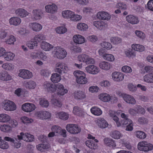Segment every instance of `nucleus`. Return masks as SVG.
Instances as JSON below:
<instances>
[{"label": "nucleus", "instance_id": "f257e3e1", "mask_svg": "<svg viewBox=\"0 0 153 153\" xmlns=\"http://www.w3.org/2000/svg\"><path fill=\"white\" fill-rule=\"evenodd\" d=\"M73 74L76 78V82L78 83L84 84L87 82L86 75L83 71L77 70L74 71Z\"/></svg>", "mask_w": 153, "mask_h": 153}, {"label": "nucleus", "instance_id": "f03ea898", "mask_svg": "<svg viewBox=\"0 0 153 153\" xmlns=\"http://www.w3.org/2000/svg\"><path fill=\"white\" fill-rule=\"evenodd\" d=\"M137 148L140 151L147 152L153 149V146L147 142L143 141L138 143Z\"/></svg>", "mask_w": 153, "mask_h": 153}, {"label": "nucleus", "instance_id": "7ed1b4c3", "mask_svg": "<svg viewBox=\"0 0 153 153\" xmlns=\"http://www.w3.org/2000/svg\"><path fill=\"white\" fill-rule=\"evenodd\" d=\"M17 137L18 140H22L27 142H31L34 140V136L27 132H21L19 135H17Z\"/></svg>", "mask_w": 153, "mask_h": 153}, {"label": "nucleus", "instance_id": "20e7f679", "mask_svg": "<svg viewBox=\"0 0 153 153\" xmlns=\"http://www.w3.org/2000/svg\"><path fill=\"white\" fill-rule=\"evenodd\" d=\"M55 52L54 55L59 59H62L64 58L67 55V52L65 50L61 47H55L54 48Z\"/></svg>", "mask_w": 153, "mask_h": 153}, {"label": "nucleus", "instance_id": "39448f33", "mask_svg": "<svg viewBox=\"0 0 153 153\" xmlns=\"http://www.w3.org/2000/svg\"><path fill=\"white\" fill-rule=\"evenodd\" d=\"M67 130L70 133L77 134L80 131V129L76 125L70 124H67L66 126Z\"/></svg>", "mask_w": 153, "mask_h": 153}, {"label": "nucleus", "instance_id": "423d86ee", "mask_svg": "<svg viewBox=\"0 0 153 153\" xmlns=\"http://www.w3.org/2000/svg\"><path fill=\"white\" fill-rule=\"evenodd\" d=\"M18 76L25 79H29L33 76L32 72L27 70L21 69L19 70V73Z\"/></svg>", "mask_w": 153, "mask_h": 153}, {"label": "nucleus", "instance_id": "0eeeda50", "mask_svg": "<svg viewBox=\"0 0 153 153\" xmlns=\"http://www.w3.org/2000/svg\"><path fill=\"white\" fill-rule=\"evenodd\" d=\"M68 70V68L66 65L62 62H58L56 65L55 71L60 74L62 72H65V71Z\"/></svg>", "mask_w": 153, "mask_h": 153}, {"label": "nucleus", "instance_id": "6e6552de", "mask_svg": "<svg viewBox=\"0 0 153 153\" xmlns=\"http://www.w3.org/2000/svg\"><path fill=\"white\" fill-rule=\"evenodd\" d=\"M3 108L7 111H13L16 109V107L14 103L8 100L4 103Z\"/></svg>", "mask_w": 153, "mask_h": 153}, {"label": "nucleus", "instance_id": "1a4fd4ad", "mask_svg": "<svg viewBox=\"0 0 153 153\" xmlns=\"http://www.w3.org/2000/svg\"><path fill=\"white\" fill-rule=\"evenodd\" d=\"M111 76L113 80L115 81L120 82L124 79V74L121 72L115 71L112 73Z\"/></svg>", "mask_w": 153, "mask_h": 153}, {"label": "nucleus", "instance_id": "9d476101", "mask_svg": "<svg viewBox=\"0 0 153 153\" xmlns=\"http://www.w3.org/2000/svg\"><path fill=\"white\" fill-rule=\"evenodd\" d=\"M43 12L41 9H36L32 10V17L33 19L37 20H39L42 19Z\"/></svg>", "mask_w": 153, "mask_h": 153}, {"label": "nucleus", "instance_id": "9b49d317", "mask_svg": "<svg viewBox=\"0 0 153 153\" xmlns=\"http://www.w3.org/2000/svg\"><path fill=\"white\" fill-rule=\"evenodd\" d=\"M93 25L100 30H104L107 27V25L104 22L99 20L94 21Z\"/></svg>", "mask_w": 153, "mask_h": 153}, {"label": "nucleus", "instance_id": "f8f14e48", "mask_svg": "<svg viewBox=\"0 0 153 153\" xmlns=\"http://www.w3.org/2000/svg\"><path fill=\"white\" fill-rule=\"evenodd\" d=\"M85 70L88 73L93 75L97 74L100 71L99 68L93 65L87 66L85 68Z\"/></svg>", "mask_w": 153, "mask_h": 153}, {"label": "nucleus", "instance_id": "ddd939ff", "mask_svg": "<svg viewBox=\"0 0 153 153\" xmlns=\"http://www.w3.org/2000/svg\"><path fill=\"white\" fill-rule=\"evenodd\" d=\"M22 110L26 112H30L34 110L35 106L33 103H26L23 104L22 107Z\"/></svg>", "mask_w": 153, "mask_h": 153}, {"label": "nucleus", "instance_id": "4468645a", "mask_svg": "<svg viewBox=\"0 0 153 153\" xmlns=\"http://www.w3.org/2000/svg\"><path fill=\"white\" fill-rule=\"evenodd\" d=\"M29 26L31 30L36 32L40 31L42 28V25L37 22L30 23L29 24Z\"/></svg>", "mask_w": 153, "mask_h": 153}, {"label": "nucleus", "instance_id": "2eb2a0df", "mask_svg": "<svg viewBox=\"0 0 153 153\" xmlns=\"http://www.w3.org/2000/svg\"><path fill=\"white\" fill-rule=\"evenodd\" d=\"M96 16L98 19L103 20H108L111 18L109 14L105 11L98 12Z\"/></svg>", "mask_w": 153, "mask_h": 153}, {"label": "nucleus", "instance_id": "dca6fc26", "mask_svg": "<svg viewBox=\"0 0 153 153\" xmlns=\"http://www.w3.org/2000/svg\"><path fill=\"white\" fill-rule=\"evenodd\" d=\"M123 100L127 103L131 104H135L136 100L134 97L131 95L125 94L122 95Z\"/></svg>", "mask_w": 153, "mask_h": 153}, {"label": "nucleus", "instance_id": "f3484780", "mask_svg": "<svg viewBox=\"0 0 153 153\" xmlns=\"http://www.w3.org/2000/svg\"><path fill=\"white\" fill-rule=\"evenodd\" d=\"M43 87L45 89L48 91L54 92L56 91V86L54 84L48 82H44Z\"/></svg>", "mask_w": 153, "mask_h": 153}, {"label": "nucleus", "instance_id": "a211bd4d", "mask_svg": "<svg viewBox=\"0 0 153 153\" xmlns=\"http://www.w3.org/2000/svg\"><path fill=\"white\" fill-rule=\"evenodd\" d=\"M74 98L77 100H82L86 97V94L84 92L80 90L75 91L73 94Z\"/></svg>", "mask_w": 153, "mask_h": 153}, {"label": "nucleus", "instance_id": "6ab92c4d", "mask_svg": "<svg viewBox=\"0 0 153 153\" xmlns=\"http://www.w3.org/2000/svg\"><path fill=\"white\" fill-rule=\"evenodd\" d=\"M9 22L11 25L17 26L20 24L21 20V19L18 17H13L9 19Z\"/></svg>", "mask_w": 153, "mask_h": 153}, {"label": "nucleus", "instance_id": "aec40b11", "mask_svg": "<svg viewBox=\"0 0 153 153\" xmlns=\"http://www.w3.org/2000/svg\"><path fill=\"white\" fill-rule=\"evenodd\" d=\"M73 39L75 43L78 44H82L85 42V39L80 35H76L74 36Z\"/></svg>", "mask_w": 153, "mask_h": 153}, {"label": "nucleus", "instance_id": "412c9836", "mask_svg": "<svg viewBox=\"0 0 153 153\" xmlns=\"http://www.w3.org/2000/svg\"><path fill=\"white\" fill-rule=\"evenodd\" d=\"M126 21L129 23L134 25L137 24L139 22L138 18L133 15L127 16L126 17Z\"/></svg>", "mask_w": 153, "mask_h": 153}, {"label": "nucleus", "instance_id": "4be33fe9", "mask_svg": "<svg viewBox=\"0 0 153 153\" xmlns=\"http://www.w3.org/2000/svg\"><path fill=\"white\" fill-rule=\"evenodd\" d=\"M96 123L100 128H105L108 126V123L103 118H99L97 120Z\"/></svg>", "mask_w": 153, "mask_h": 153}, {"label": "nucleus", "instance_id": "5701e85b", "mask_svg": "<svg viewBox=\"0 0 153 153\" xmlns=\"http://www.w3.org/2000/svg\"><path fill=\"white\" fill-rule=\"evenodd\" d=\"M45 8L47 12L51 13L56 12L57 10V6L54 4L47 5L45 6Z\"/></svg>", "mask_w": 153, "mask_h": 153}, {"label": "nucleus", "instance_id": "b1692460", "mask_svg": "<svg viewBox=\"0 0 153 153\" xmlns=\"http://www.w3.org/2000/svg\"><path fill=\"white\" fill-rule=\"evenodd\" d=\"M99 66L100 68L105 71L109 70L112 67L110 63L105 61L101 62L99 63Z\"/></svg>", "mask_w": 153, "mask_h": 153}, {"label": "nucleus", "instance_id": "393cba45", "mask_svg": "<svg viewBox=\"0 0 153 153\" xmlns=\"http://www.w3.org/2000/svg\"><path fill=\"white\" fill-rule=\"evenodd\" d=\"M56 90V88L59 89L58 93L59 94L63 95L68 92V90L67 89H65L63 85L61 83H58L55 85Z\"/></svg>", "mask_w": 153, "mask_h": 153}, {"label": "nucleus", "instance_id": "a878e982", "mask_svg": "<svg viewBox=\"0 0 153 153\" xmlns=\"http://www.w3.org/2000/svg\"><path fill=\"white\" fill-rule=\"evenodd\" d=\"M15 13L16 15L21 17H24L27 16L29 13L25 9L19 8L15 10Z\"/></svg>", "mask_w": 153, "mask_h": 153}, {"label": "nucleus", "instance_id": "bb28decb", "mask_svg": "<svg viewBox=\"0 0 153 153\" xmlns=\"http://www.w3.org/2000/svg\"><path fill=\"white\" fill-rule=\"evenodd\" d=\"M99 98L104 102H108L111 99V97L109 94L106 93H102L98 96Z\"/></svg>", "mask_w": 153, "mask_h": 153}, {"label": "nucleus", "instance_id": "cd10ccee", "mask_svg": "<svg viewBox=\"0 0 153 153\" xmlns=\"http://www.w3.org/2000/svg\"><path fill=\"white\" fill-rule=\"evenodd\" d=\"M108 114L110 117H112L118 127L121 126L120 123L119 121L118 118L116 116L115 112L113 111L110 110L109 111Z\"/></svg>", "mask_w": 153, "mask_h": 153}, {"label": "nucleus", "instance_id": "c85d7f7f", "mask_svg": "<svg viewBox=\"0 0 153 153\" xmlns=\"http://www.w3.org/2000/svg\"><path fill=\"white\" fill-rule=\"evenodd\" d=\"M41 48L45 51H50L53 48V45L45 42H42L41 44Z\"/></svg>", "mask_w": 153, "mask_h": 153}, {"label": "nucleus", "instance_id": "c756f323", "mask_svg": "<svg viewBox=\"0 0 153 153\" xmlns=\"http://www.w3.org/2000/svg\"><path fill=\"white\" fill-rule=\"evenodd\" d=\"M56 116L57 118L63 120H68L69 117V114L68 113L64 112H56Z\"/></svg>", "mask_w": 153, "mask_h": 153}, {"label": "nucleus", "instance_id": "7c9ffc66", "mask_svg": "<svg viewBox=\"0 0 153 153\" xmlns=\"http://www.w3.org/2000/svg\"><path fill=\"white\" fill-rule=\"evenodd\" d=\"M94 141L89 140L85 142L86 145L89 148L94 149H96L98 148V146L97 144L94 143Z\"/></svg>", "mask_w": 153, "mask_h": 153}, {"label": "nucleus", "instance_id": "2f4dec72", "mask_svg": "<svg viewBox=\"0 0 153 153\" xmlns=\"http://www.w3.org/2000/svg\"><path fill=\"white\" fill-rule=\"evenodd\" d=\"M50 145L48 143L40 144L36 146L37 149L41 152H44L47 149L49 148Z\"/></svg>", "mask_w": 153, "mask_h": 153}, {"label": "nucleus", "instance_id": "473e14b6", "mask_svg": "<svg viewBox=\"0 0 153 153\" xmlns=\"http://www.w3.org/2000/svg\"><path fill=\"white\" fill-rule=\"evenodd\" d=\"M11 79V77L6 71L0 73V79L3 81H7L10 80Z\"/></svg>", "mask_w": 153, "mask_h": 153}, {"label": "nucleus", "instance_id": "72a5a7b5", "mask_svg": "<svg viewBox=\"0 0 153 153\" xmlns=\"http://www.w3.org/2000/svg\"><path fill=\"white\" fill-rule=\"evenodd\" d=\"M131 48L135 51L139 52H142L145 50L144 47L139 44H134L131 45Z\"/></svg>", "mask_w": 153, "mask_h": 153}, {"label": "nucleus", "instance_id": "f704fd0d", "mask_svg": "<svg viewBox=\"0 0 153 153\" xmlns=\"http://www.w3.org/2000/svg\"><path fill=\"white\" fill-rule=\"evenodd\" d=\"M11 119L10 116L6 114H0V122L7 123Z\"/></svg>", "mask_w": 153, "mask_h": 153}, {"label": "nucleus", "instance_id": "c9c22d12", "mask_svg": "<svg viewBox=\"0 0 153 153\" xmlns=\"http://www.w3.org/2000/svg\"><path fill=\"white\" fill-rule=\"evenodd\" d=\"M91 113L96 116H100L102 113V111L101 109L97 107H93L91 109Z\"/></svg>", "mask_w": 153, "mask_h": 153}, {"label": "nucleus", "instance_id": "e433bc0d", "mask_svg": "<svg viewBox=\"0 0 153 153\" xmlns=\"http://www.w3.org/2000/svg\"><path fill=\"white\" fill-rule=\"evenodd\" d=\"M103 140L105 144L107 146L114 147L116 146L114 140L111 139L106 138L104 139Z\"/></svg>", "mask_w": 153, "mask_h": 153}, {"label": "nucleus", "instance_id": "4c0bfd02", "mask_svg": "<svg viewBox=\"0 0 153 153\" xmlns=\"http://www.w3.org/2000/svg\"><path fill=\"white\" fill-rule=\"evenodd\" d=\"M26 88L29 89H34L36 86V83L32 80H30L25 83Z\"/></svg>", "mask_w": 153, "mask_h": 153}, {"label": "nucleus", "instance_id": "58836bf2", "mask_svg": "<svg viewBox=\"0 0 153 153\" xmlns=\"http://www.w3.org/2000/svg\"><path fill=\"white\" fill-rule=\"evenodd\" d=\"M73 112L74 114L79 116H82L84 113L83 110L78 106L74 107Z\"/></svg>", "mask_w": 153, "mask_h": 153}, {"label": "nucleus", "instance_id": "ea45409f", "mask_svg": "<svg viewBox=\"0 0 153 153\" xmlns=\"http://www.w3.org/2000/svg\"><path fill=\"white\" fill-rule=\"evenodd\" d=\"M61 77L60 75L57 73L52 74L51 77V81L54 83H57L61 80Z\"/></svg>", "mask_w": 153, "mask_h": 153}, {"label": "nucleus", "instance_id": "a19ab883", "mask_svg": "<svg viewBox=\"0 0 153 153\" xmlns=\"http://www.w3.org/2000/svg\"><path fill=\"white\" fill-rule=\"evenodd\" d=\"M0 129L3 132L8 133L11 131L12 127L8 125L4 124L0 126Z\"/></svg>", "mask_w": 153, "mask_h": 153}, {"label": "nucleus", "instance_id": "79ce46f5", "mask_svg": "<svg viewBox=\"0 0 153 153\" xmlns=\"http://www.w3.org/2000/svg\"><path fill=\"white\" fill-rule=\"evenodd\" d=\"M45 37L44 35L42 34H38L35 36L33 40L35 41V42H37L38 44V42L45 40Z\"/></svg>", "mask_w": 153, "mask_h": 153}, {"label": "nucleus", "instance_id": "37998d69", "mask_svg": "<svg viewBox=\"0 0 153 153\" xmlns=\"http://www.w3.org/2000/svg\"><path fill=\"white\" fill-rule=\"evenodd\" d=\"M15 55L10 52H7L5 53L3 57L4 59L6 61H9L12 60L14 56Z\"/></svg>", "mask_w": 153, "mask_h": 153}, {"label": "nucleus", "instance_id": "c03bdc74", "mask_svg": "<svg viewBox=\"0 0 153 153\" xmlns=\"http://www.w3.org/2000/svg\"><path fill=\"white\" fill-rule=\"evenodd\" d=\"M110 135L113 138L118 139L122 136V134L119 131L114 130L111 132Z\"/></svg>", "mask_w": 153, "mask_h": 153}, {"label": "nucleus", "instance_id": "a18cd8bd", "mask_svg": "<svg viewBox=\"0 0 153 153\" xmlns=\"http://www.w3.org/2000/svg\"><path fill=\"white\" fill-rule=\"evenodd\" d=\"M74 14V12L69 10H66L62 12V16L65 18L71 19V16Z\"/></svg>", "mask_w": 153, "mask_h": 153}, {"label": "nucleus", "instance_id": "49530a36", "mask_svg": "<svg viewBox=\"0 0 153 153\" xmlns=\"http://www.w3.org/2000/svg\"><path fill=\"white\" fill-rule=\"evenodd\" d=\"M144 81L149 83H153V74H147L143 77Z\"/></svg>", "mask_w": 153, "mask_h": 153}, {"label": "nucleus", "instance_id": "de8ad7c7", "mask_svg": "<svg viewBox=\"0 0 153 153\" xmlns=\"http://www.w3.org/2000/svg\"><path fill=\"white\" fill-rule=\"evenodd\" d=\"M9 146L8 143L2 140L1 137H0V148L3 149H7Z\"/></svg>", "mask_w": 153, "mask_h": 153}, {"label": "nucleus", "instance_id": "09e8293b", "mask_svg": "<svg viewBox=\"0 0 153 153\" xmlns=\"http://www.w3.org/2000/svg\"><path fill=\"white\" fill-rule=\"evenodd\" d=\"M111 42L114 44L117 45L120 43L122 42V39L118 37H111L110 39Z\"/></svg>", "mask_w": 153, "mask_h": 153}, {"label": "nucleus", "instance_id": "8fccbe9b", "mask_svg": "<svg viewBox=\"0 0 153 153\" xmlns=\"http://www.w3.org/2000/svg\"><path fill=\"white\" fill-rule=\"evenodd\" d=\"M116 7L117 8L123 10H126L127 9V6L126 4L123 2H120L117 3Z\"/></svg>", "mask_w": 153, "mask_h": 153}, {"label": "nucleus", "instance_id": "3c124183", "mask_svg": "<svg viewBox=\"0 0 153 153\" xmlns=\"http://www.w3.org/2000/svg\"><path fill=\"white\" fill-rule=\"evenodd\" d=\"M77 28L81 30H86L88 28L87 25L84 23H78L77 26Z\"/></svg>", "mask_w": 153, "mask_h": 153}, {"label": "nucleus", "instance_id": "603ef678", "mask_svg": "<svg viewBox=\"0 0 153 153\" xmlns=\"http://www.w3.org/2000/svg\"><path fill=\"white\" fill-rule=\"evenodd\" d=\"M2 67L4 69L7 70H12L14 68V66L12 64L9 63L3 64Z\"/></svg>", "mask_w": 153, "mask_h": 153}, {"label": "nucleus", "instance_id": "864d4df0", "mask_svg": "<svg viewBox=\"0 0 153 153\" xmlns=\"http://www.w3.org/2000/svg\"><path fill=\"white\" fill-rule=\"evenodd\" d=\"M27 45L30 49H33L34 47L38 46V44L37 42H35V41H30L27 42Z\"/></svg>", "mask_w": 153, "mask_h": 153}, {"label": "nucleus", "instance_id": "5fc2aeb1", "mask_svg": "<svg viewBox=\"0 0 153 153\" xmlns=\"http://www.w3.org/2000/svg\"><path fill=\"white\" fill-rule=\"evenodd\" d=\"M51 103L55 107H60L62 106V104L59 100L53 98L51 99Z\"/></svg>", "mask_w": 153, "mask_h": 153}, {"label": "nucleus", "instance_id": "6e6d98bb", "mask_svg": "<svg viewBox=\"0 0 153 153\" xmlns=\"http://www.w3.org/2000/svg\"><path fill=\"white\" fill-rule=\"evenodd\" d=\"M103 59L108 61L112 62L114 60L115 58L113 55L111 54L106 53Z\"/></svg>", "mask_w": 153, "mask_h": 153}, {"label": "nucleus", "instance_id": "4d7b16f0", "mask_svg": "<svg viewBox=\"0 0 153 153\" xmlns=\"http://www.w3.org/2000/svg\"><path fill=\"white\" fill-rule=\"evenodd\" d=\"M136 137L140 139H144L146 137V134L143 131H138L136 132Z\"/></svg>", "mask_w": 153, "mask_h": 153}, {"label": "nucleus", "instance_id": "13d9d810", "mask_svg": "<svg viewBox=\"0 0 153 153\" xmlns=\"http://www.w3.org/2000/svg\"><path fill=\"white\" fill-rule=\"evenodd\" d=\"M101 46L108 50H110L112 48L111 44L108 42H102L100 44Z\"/></svg>", "mask_w": 153, "mask_h": 153}, {"label": "nucleus", "instance_id": "bf43d9fd", "mask_svg": "<svg viewBox=\"0 0 153 153\" xmlns=\"http://www.w3.org/2000/svg\"><path fill=\"white\" fill-rule=\"evenodd\" d=\"M56 32L59 34H63L65 33L67 30L64 26H60L57 27L56 29Z\"/></svg>", "mask_w": 153, "mask_h": 153}, {"label": "nucleus", "instance_id": "052dcab7", "mask_svg": "<svg viewBox=\"0 0 153 153\" xmlns=\"http://www.w3.org/2000/svg\"><path fill=\"white\" fill-rule=\"evenodd\" d=\"M21 120L22 122L25 124L31 123L33 122V120L32 119L25 116L22 117L21 118Z\"/></svg>", "mask_w": 153, "mask_h": 153}, {"label": "nucleus", "instance_id": "680f3d73", "mask_svg": "<svg viewBox=\"0 0 153 153\" xmlns=\"http://www.w3.org/2000/svg\"><path fill=\"white\" fill-rule=\"evenodd\" d=\"M82 16L77 14H75L74 12V14L71 16V20L73 21H77L81 20Z\"/></svg>", "mask_w": 153, "mask_h": 153}, {"label": "nucleus", "instance_id": "e2e57ef3", "mask_svg": "<svg viewBox=\"0 0 153 153\" xmlns=\"http://www.w3.org/2000/svg\"><path fill=\"white\" fill-rule=\"evenodd\" d=\"M88 56L86 54H82L78 56V59L79 61L85 63Z\"/></svg>", "mask_w": 153, "mask_h": 153}, {"label": "nucleus", "instance_id": "0e129e2a", "mask_svg": "<svg viewBox=\"0 0 153 153\" xmlns=\"http://www.w3.org/2000/svg\"><path fill=\"white\" fill-rule=\"evenodd\" d=\"M40 105L43 107H47L49 105L47 100L45 99H42L40 101Z\"/></svg>", "mask_w": 153, "mask_h": 153}, {"label": "nucleus", "instance_id": "69168bd1", "mask_svg": "<svg viewBox=\"0 0 153 153\" xmlns=\"http://www.w3.org/2000/svg\"><path fill=\"white\" fill-rule=\"evenodd\" d=\"M51 130L55 133L59 134L61 131V128L58 126H53L52 127Z\"/></svg>", "mask_w": 153, "mask_h": 153}, {"label": "nucleus", "instance_id": "338daca9", "mask_svg": "<svg viewBox=\"0 0 153 153\" xmlns=\"http://www.w3.org/2000/svg\"><path fill=\"white\" fill-rule=\"evenodd\" d=\"M132 123V121L131 120L128 119L125 120H123L121 121L120 124L124 126H126L127 125Z\"/></svg>", "mask_w": 153, "mask_h": 153}, {"label": "nucleus", "instance_id": "774afa93", "mask_svg": "<svg viewBox=\"0 0 153 153\" xmlns=\"http://www.w3.org/2000/svg\"><path fill=\"white\" fill-rule=\"evenodd\" d=\"M122 70L123 72L126 73H130L132 71L131 68L128 66H124L122 67Z\"/></svg>", "mask_w": 153, "mask_h": 153}]
</instances>
